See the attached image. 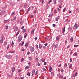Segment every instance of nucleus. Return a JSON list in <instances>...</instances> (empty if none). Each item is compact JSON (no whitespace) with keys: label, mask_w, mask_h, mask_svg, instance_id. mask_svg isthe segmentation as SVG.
Here are the masks:
<instances>
[{"label":"nucleus","mask_w":79,"mask_h":79,"mask_svg":"<svg viewBox=\"0 0 79 79\" xmlns=\"http://www.w3.org/2000/svg\"><path fill=\"white\" fill-rule=\"evenodd\" d=\"M22 39H23V37H22V36L20 35L18 37V41L19 42H21V40H22Z\"/></svg>","instance_id":"nucleus-1"},{"label":"nucleus","mask_w":79,"mask_h":79,"mask_svg":"<svg viewBox=\"0 0 79 79\" xmlns=\"http://www.w3.org/2000/svg\"><path fill=\"white\" fill-rule=\"evenodd\" d=\"M5 57L6 58H8V59H10V58H12V56L11 55H6L5 56Z\"/></svg>","instance_id":"nucleus-2"},{"label":"nucleus","mask_w":79,"mask_h":79,"mask_svg":"<svg viewBox=\"0 0 79 79\" xmlns=\"http://www.w3.org/2000/svg\"><path fill=\"white\" fill-rule=\"evenodd\" d=\"M78 27H79V26L77 25V24L75 23V25H74V26L73 27V29H77Z\"/></svg>","instance_id":"nucleus-3"},{"label":"nucleus","mask_w":79,"mask_h":79,"mask_svg":"<svg viewBox=\"0 0 79 79\" xmlns=\"http://www.w3.org/2000/svg\"><path fill=\"white\" fill-rule=\"evenodd\" d=\"M35 69H34L32 71V76H33L34 74H35Z\"/></svg>","instance_id":"nucleus-4"},{"label":"nucleus","mask_w":79,"mask_h":79,"mask_svg":"<svg viewBox=\"0 0 79 79\" xmlns=\"http://www.w3.org/2000/svg\"><path fill=\"white\" fill-rule=\"evenodd\" d=\"M5 13V10H3L2 11H1V15H2L4 14Z\"/></svg>","instance_id":"nucleus-5"},{"label":"nucleus","mask_w":79,"mask_h":79,"mask_svg":"<svg viewBox=\"0 0 79 79\" xmlns=\"http://www.w3.org/2000/svg\"><path fill=\"white\" fill-rule=\"evenodd\" d=\"M10 21V20H4V22L5 23H8Z\"/></svg>","instance_id":"nucleus-6"},{"label":"nucleus","mask_w":79,"mask_h":79,"mask_svg":"<svg viewBox=\"0 0 79 79\" xmlns=\"http://www.w3.org/2000/svg\"><path fill=\"white\" fill-rule=\"evenodd\" d=\"M15 71V67H13L12 68V73L14 72V71Z\"/></svg>","instance_id":"nucleus-7"},{"label":"nucleus","mask_w":79,"mask_h":79,"mask_svg":"<svg viewBox=\"0 0 79 79\" xmlns=\"http://www.w3.org/2000/svg\"><path fill=\"white\" fill-rule=\"evenodd\" d=\"M3 40H2V39H0V44H2V43H3Z\"/></svg>","instance_id":"nucleus-8"},{"label":"nucleus","mask_w":79,"mask_h":79,"mask_svg":"<svg viewBox=\"0 0 79 79\" xmlns=\"http://www.w3.org/2000/svg\"><path fill=\"white\" fill-rule=\"evenodd\" d=\"M34 47H32L31 48V52H34Z\"/></svg>","instance_id":"nucleus-9"},{"label":"nucleus","mask_w":79,"mask_h":79,"mask_svg":"<svg viewBox=\"0 0 79 79\" xmlns=\"http://www.w3.org/2000/svg\"><path fill=\"white\" fill-rule=\"evenodd\" d=\"M34 29L32 30L31 32V34L32 35L33 34H34Z\"/></svg>","instance_id":"nucleus-10"},{"label":"nucleus","mask_w":79,"mask_h":79,"mask_svg":"<svg viewBox=\"0 0 79 79\" xmlns=\"http://www.w3.org/2000/svg\"><path fill=\"white\" fill-rule=\"evenodd\" d=\"M62 33H64V32H65V27L62 30Z\"/></svg>","instance_id":"nucleus-11"},{"label":"nucleus","mask_w":79,"mask_h":79,"mask_svg":"<svg viewBox=\"0 0 79 79\" xmlns=\"http://www.w3.org/2000/svg\"><path fill=\"white\" fill-rule=\"evenodd\" d=\"M52 67H51V66H50L49 67V72H51L52 71Z\"/></svg>","instance_id":"nucleus-12"},{"label":"nucleus","mask_w":79,"mask_h":79,"mask_svg":"<svg viewBox=\"0 0 79 79\" xmlns=\"http://www.w3.org/2000/svg\"><path fill=\"white\" fill-rule=\"evenodd\" d=\"M53 13L50 14L49 16V17H52V16H53Z\"/></svg>","instance_id":"nucleus-13"},{"label":"nucleus","mask_w":79,"mask_h":79,"mask_svg":"<svg viewBox=\"0 0 79 79\" xmlns=\"http://www.w3.org/2000/svg\"><path fill=\"white\" fill-rule=\"evenodd\" d=\"M59 18H60V17L59 16H58L56 19V21H58V19H59Z\"/></svg>","instance_id":"nucleus-14"},{"label":"nucleus","mask_w":79,"mask_h":79,"mask_svg":"<svg viewBox=\"0 0 79 79\" xmlns=\"http://www.w3.org/2000/svg\"><path fill=\"white\" fill-rule=\"evenodd\" d=\"M42 47H43V46L42 44H40L39 45V48L41 49L42 48Z\"/></svg>","instance_id":"nucleus-15"},{"label":"nucleus","mask_w":79,"mask_h":79,"mask_svg":"<svg viewBox=\"0 0 79 79\" xmlns=\"http://www.w3.org/2000/svg\"><path fill=\"white\" fill-rule=\"evenodd\" d=\"M60 37V36H57L56 38V40L57 41L58 40H59V38Z\"/></svg>","instance_id":"nucleus-16"},{"label":"nucleus","mask_w":79,"mask_h":79,"mask_svg":"<svg viewBox=\"0 0 79 79\" xmlns=\"http://www.w3.org/2000/svg\"><path fill=\"white\" fill-rule=\"evenodd\" d=\"M73 37L71 38L70 39V42H73Z\"/></svg>","instance_id":"nucleus-17"},{"label":"nucleus","mask_w":79,"mask_h":79,"mask_svg":"<svg viewBox=\"0 0 79 79\" xmlns=\"http://www.w3.org/2000/svg\"><path fill=\"white\" fill-rule=\"evenodd\" d=\"M20 32V31H18L15 35L16 36H17L19 34V33Z\"/></svg>","instance_id":"nucleus-18"},{"label":"nucleus","mask_w":79,"mask_h":79,"mask_svg":"<svg viewBox=\"0 0 79 79\" xmlns=\"http://www.w3.org/2000/svg\"><path fill=\"white\" fill-rule=\"evenodd\" d=\"M27 76H31V73L30 72H28L27 73Z\"/></svg>","instance_id":"nucleus-19"},{"label":"nucleus","mask_w":79,"mask_h":79,"mask_svg":"<svg viewBox=\"0 0 79 79\" xmlns=\"http://www.w3.org/2000/svg\"><path fill=\"white\" fill-rule=\"evenodd\" d=\"M13 20L14 21H16V17H15L14 18Z\"/></svg>","instance_id":"nucleus-20"},{"label":"nucleus","mask_w":79,"mask_h":79,"mask_svg":"<svg viewBox=\"0 0 79 79\" xmlns=\"http://www.w3.org/2000/svg\"><path fill=\"white\" fill-rule=\"evenodd\" d=\"M43 70L44 71H47V70L44 68H43Z\"/></svg>","instance_id":"nucleus-21"},{"label":"nucleus","mask_w":79,"mask_h":79,"mask_svg":"<svg viewBox=\"0 0 79 79\" xmlns=\"http://www.w3.org/2000/svg\"><path fill=\"white\" fill-rule=\"evenodd\" d=\"M41 61H42L43 62H45V59H42Z\"/></svg>","instance_id":"nucleus-22"},{"label":"nucleus","mask_w":79,"mask_h":79,"mask_svg":"<svg viewBox=\"0 0 79 79\" xmlns=\"http://www.w3.org/2000/svg\"><path fill=\"white\" fill-rule=\"evenodd\" d=\"M3 35H2L1 37V39L3 40V37H4Z\"/></svg>","instance_id":"nucleus-23"},{"label":"nucleus","mask_w":79,"mask_h":79,"mask_svg":"<svg viewBox=\"0 0 79 79\" xmlns=\"http://www.w3.org/2000/svg\"><path fill=\"white\" fill-rule=\"evenodd\" d=\"M59 77H60V78H61V79H63V76H62V75H60V76H59Z\"/></svg>","instance_id":"nucleus-24"},{"label":"nucleus","mask_w":79,"mask_h":79,"mask_svg":"<svg viewBox=\"0 0 79 79\" xmlns=\"http://www.w3.org/2000/svg\"><path fill=\"white\" fill-rule=\"evenodd\" d=\"M57 11H56V10H55L54 11V13H57Z\"/></svg>","instance_id":"nucleus-25"},{"label":"nucleus","mask_w":79,"mask_h":79,"mask_svg":"<svg viewBox=\"0 0 79 79\" xmlns=\"http://www.w3.org/2000/svg\"><path fill=\"white\" fill-rule=\"evenodd\" d=\"M28 58L30 60H32V57H29Z\"/></svg>","instance_id":"nucleus-26"},{"label":"nucleus","mask_w":79,"mask_h":79,"mask_svg":"<svg viewBox=\"0 0 79 79\" xmlns=\"http://www.w3.org/2000/svg\"><path fill=\"white\" fill-rule=\"evenodd\" d=\"M23 33H25V32H26V29H23Z\"/></svg>","instance_id":"nucleus-27"},{"label":"nucleus","mask_w":79,"mask_h":79,"mask_svg":"<svg viewBox=\"0 0 79 79\" xmlns=\"http://www.w3.org/2000/svg\"><path fill=\"white\" fill-rule=\"evenodd\" d=\"M6 45H7V42H6L4 43V45L5 46H6Z\"/></svg>","instance_id":"nucleus-28"},{"label":"nucleus","mask_w":79,"mask_h":79,"mask_svg":"<svg viewBox=\"0 0 79 79\" xmlns=\"http://www.w3.org/2000/svg\"><path fill=\"white\" fill-rule=\"evenodd\" d=\"M29 66H27L25 68V69H29Z\"/></svg>","instance_id":"nucleus-29"},{"label":"nucleus","mask_w":79,"mask_h":79,"mask_svg":"<svg viewBox=\"0 0 79 79\" xmlns=\"http://www.w3.org/2000/svg\"><path fill=\"white\" fill-rule=\"evenodd\" d=\"M25 46L26 47H27V46H28V43H26Z\"/></svg>","instance_id":"nucleus-30"},{"label":"nucleus","mask_w":79,"mask_h":79,"mask_svg":"<svg viewBox=\"0 0 79 79\" xmlns=\"http://www.w3.org/2000/svg\"><path fill=\"white\" fill-rule=\"evenodd\" d=\"M11 15H12L13 16L15 15V12H12L11 14Z\"/></svg>","instance_id":"nucleus-31"},{"label":"nucleus","mask_w":79,"mask_h":79,"mask_svg":"<svg viewBox=\"0 0 79 79\" xmlns=\"http://www.w3.org/2000/svg\"><path fill=\"white\" fill-rule=\"evenodd\" d=\"M35 60L36 61H37V62L39 61V59H38V58H35Z\"/></svg>","instance_id":"nucleus-32"},{"label":"nucleus","mask_w":79,"mask_h":79,"mask_svg":"<svg viewBox=\"0 0 79 79\" xmlns=\"http://www.w3.org/2000/svg\"><path fill=\"white\" fill-rule=\"evenodd\" d=\"M6 29H8V26H7L5 27Z\"/></svg>","instance_id":"nucleus-33"},{"label":"nucleus","mask_w":79,"mask_h":79,"mask_svg":"<svg viewBox=\"0 0 79 79\" xmlns=\"http://www.w3.org/2000/svg\"><path fill=\"white\" fill-rule=\"evenodd\" d=\"M14 45V43H13V41L12 42L11 45L12 47H13V45Z\"/></svg>","instance_id":"nucleus-34"},{"label":"nucleus","mask_w":79,"mask_h":79,"mask_svg":"<svg viewBox=\"0 0 79 79\" xmlns=\"http://www.w3.org/2000/svg\"><path fill=\"white\" fill-rule=\"evenodd\" d=\"M72 67V64H71L69 66V68H71Z\"/></svg>","instance_id":"nucleus-35"},{"label":"nucleus","mask_w":79,"mask_h":79,"mask_svg":"<svg viewBox=\"0 0 79 79\" xmlns=\"http://www.w3.org/2000/svg\"><path fill=\"white\" fill-rule=\"evenodd\" d=\"M40 2H41L42 3H44V0H40Z\"/></svg>","instance_id":"nucleus-36"},{"label":"nucleus","mask_w":79,"mask_h":79,"mask_svg":"<svg viewBox=\"0 0 79 79\" xmlns=\"http://www.w3.org/2000/svg\"><path fill=\"white\" fill-rule=\"evenodd\" d=\"M54 74V73L53 72H52L51 73V75L52 76H53V75Z\"/></svg>","instance_id":"nucleus-37"},{"label":"nucleus","mask_w":79,"mask_h":79,"mask_svg":"<svg viewBox=\"0 0 79 79\" xmlns=\"http://www.w3.org/2000/svg\"><path fill=\"white\" fill-rule=\"evenodd\" d=\"M9 47H10V44H8L7 46V50L9 48Z\"/></svg>","instance_id":"nucleus-38"},{"label":"nucleus","mask_w":79,"mask_h":79,"mask_svg":"<svg viewBox=\"0 0 79 79\" xmlns=\"http://www.w3.org/2000/svg\"><path fill=\"white\" fill-rule=\"evenodd\" d=\"M79 46L78 45H74V47H78Z\"/></svg>","instance_id":"nucleus-39"},{"label":"nucleus","mask_w":79,"mask_h":79,"mask_svg":"<svg viewBox=\"0 0 79 79\" xmlns=\"http://www.w3.org/2000/svg\"><path fill=\"white\" fill-rule=\"evenodd\" d=\"M63 2V0H59V3H61V2Z\"/></svg>","instance_id":"nucleus-40"},{"label":"nucleus","mask_w":79,"mask_h":79,"mask_svg":"<svg viewBox=\"0 0 79 79\" xmlns=\"http://www.w3.org/2000/svg\"><path fill=\"white\" fill-rule=\"evenodd\" d=\"M31 10V8L30 7H29L28 8V10H27L28 11H30V10Z\"/></svg>","instance_id":"nucleus-41"},{"label":"nucleus","mask_w":79,"mask_h":79,"mask_svg":"<svg viewBox=\"0 0 79 79\" xmlns=\"http://www.w3.org/2000/svg\"><path fill=\"white\" fill-rule=\"evenodd\" d=\"M24 42H23L22 43V45H21V46H23V45H24Z\"/></svg>","instance_id":"nucleus-42"},{"label":"nucleus","mask_w":79,"mask_h":79,"mask_svg":"<svg viewBox=\"0 0 79 79\" xmlns=\"http://www.w3.org/2000/svg\"><path fill=\"white\" fill-rule=\"evenodd\" d=\"M36 13H37V11L36 10H35L34 12H33V13L35 14Z\"/></svg>","instance_id":"nucleus-43"},{"label":"nucleus","mask_w":79,"mask_h":79,"mask_svg":"<svg viewBox=\"0 0 79 79\" xmlns=\"http://www.w3.org/2000/svg\"><path fill=\"white\" fill-rule=\"evenodd\" d=\"M38 66H40V63H38Z\"/></svg>","instance_id":"nucleus-44"},{"label":"nucleus","mask_w":79,"mask_h":79,"mask_svg":"<svg viewBox=\"0 0 79 79\" xmlns=\"http://www.w3.org/2000/svg\"><path fill=\"white\" fill-rule=\"evenodd\" d=\"M67 66V64H66V63H65L64 64V66L65 67V66Z\"/></svg>","instance_id":"nucleus-45"},{"label":"nucleus","mask_w":79,"mask_h":79,"mask_svg":"<svg viewBox=\"0 0 79 79\" xmlns=\"http://www.w3.org/2000/svg\"><path fill=\"white\" fill-rule=\"evenodd\" d=\"M73 77H74V78H75V74H74L73 75Z\"/></svg>","instance_id":"nucleus-46"},{"label":"nucleus","mask_w":79,"mask_h":79,"mask_svg":"<svg viewBox=\"0 0 79 79\" xmlns=\"http://www.w3.org/2000/svg\"><path fill=\"white\" fill-rule=\"evenodd\" d=\"M27 6V4H25V5H24V7L25 8H26V7Z\"/></svg>","instance_id":"nucleus-47"},{"label":"nucleus","mask_w":79,"mask_h":79,"mask_svg":"<svg viewBox=\"0 0 79 79\" xmlns=\"http://www.w3.org/2000/svg\"><path fill=\"white\" fill-rule=\"evenodd\" d=\"M55 45L54 44H52V47L53 48L54 47H55Z\"/></svg>","instance_id":"nucleus-48"},{"label":"nucleus","mask_w":79,"mask_h":79,"mask_svg":"<svg viewBox=\"0 0 79 79\" xmlns=\"http://www.w3.org/2000/svg\"><path fill=\"white\" fill-rule=\"evenodd\" d=\"M65 11H66V9L64 8L63 10V12H64Z\"/></svg>","instance_id":"nucleus-49"},{"label":"nucleus","mask_w":79,"mask_h":79,"mask_svg":"<svg viewBox=\"0 0 79 79\" xmlns=\"http://www.w3.org/2000/svg\"><path fill=\"white\" fill-rule=\"evenodd\" d=\"M26 36H27V34H26V35H24V38H26Z\"/></svg>","instance_id":"nucleus-50"},{"label":"nucleus","mask_w":79,"mask_h":79,"mask_svg":"<svg viewBox=\"0 0 79 79\" xmlns=\"http://www.w3.org/2000/svg\"><path fill=\"white\" fill-rule=\"evenodd\" d=\"M23 61H24V58H22L21 59V61L23 62Z\"/></svg>","instance_id":"nucleus-51"},{"label":"nucleus","mask_w":79,"mask_h":79,"mask_svg":"<svg viewBox=\"0 0 79 79\" xmlns=\"http://www.w3.org/2000/svg\"><path fill=\"white\" fill-rule=\"evenodd\" d=\"M36 46L37 48H39V46H38V45H36Z\"/></svg>","instance_id":"nucleus-52"},{"label":"nucleus","mask_w":79,"mask_h":79,"mask_svg":"<svg viewBox=\"0 0 79 79\" xmlns=\"http://www.w3.org/2000/svg\"><path fill=\"white\" fill-rule=\"evenodd\" d=\"M74 54L75 55V56H77V52H75Z\"/></svg>","instance_id":"nucleus-53"},{"label":"nucleus","mask_w":79,"mask_h":79,"mask_svg":"<svg viewBox=\"0 0 79 79\" xmlns=\"http://www.w3.org/2000/svg\"><path fill=\"white\" fill-rule=\"evenodd\" d=\"M55 48H57V47H58V45H56L55 46Z\"/></svg>","instance_id":"nucleus-54"},{"label":"nucleus","mask_w":79,"mask_h":79,"mask_svg":"<svg viewBox=\"0 0 79 79\" xmlns=\"http://www.w3.org/2000/svg\"><path fill=\"white\" fill-rule=\"evenodd\" d=\"M54 4L55 5L56 3V1H54Z\"/></svg>","instance_id":"nucleus-55"},{"label":"nucleus","mask_w":79,"mask_h":79,"mask_svg":"<svg viewBox=\"0 0 79 79\" xmlns=\"http://www.w3.org/2000/svg\"><path fill=\"white\" fill-rule=\"evenodd\" d=\"M15 53V51H12L11 53Z\"/></svg>","instance_id":"nucleus-56"},{"label":"nucleus","mask_w":79,"mask_h":79,"mask_svg":"<svg viewBox=\"0 0 79 79\" xmlns=\"http://www.w3.org/2000/svg\"><path fill=\"white\" fill-rule=\"evenodd\" d=\"M51 2H52V0H50L48 2V3H51Z\"/></svg>","instance_id":"nucleus-57"},{"label":"nucleus","mask_w":79,"mask_h":79,"mask_svg":"<svg viewBox=\"0 0 79 79\" xmlns=\"http://www.w3.org/2000/svg\"><path fill=\"white\" fill-rule=\"evenodd\" d=\"M52 26H53V27H55L56 25L55 24H53L52 25Z\"/></svg>","instance_id":"nucleus-58"},{"label":"nucleus","mask_w":79,"mask_h":79,"mask_svg":"<svg viewBox=\"0 0 79 79\" xmlns=\"http://www.w3.org/2000/svg\"><path fill=\"white\" fill-rule=\"evenodd\" d=\"M30 54V52H28L27 53V55H29Z\"/></svg>","instance_id":"nucleus-59"},{"label":"nucleus","mask_w":79,"mask_h":79,"mask_svg":"<svg viewBox=\"0 0 79 79\" xmlns=\"http://www.w3.org/2000/svg\"><path fill=\"white\" fill-rule=\"evenodd\" d=\"M46 64H47V62H45L44 63V65H46Z\"/></svg>","instance_id":"nucleus-60"},{"label":"nucleus","mask_w":79,"mask_h":79,"mask_svg":"<svg viewBox=\"0 0 79 79\" xmlns=\"http://www.w3.org/2000/svg\"><path fill=\"white\" fill-rule=\"evenodd\" d=\"M30 16H31V18H33V15H30Z\"/></svg>","instance_id":"nucleus-61"},{"label":"nucleus","mask_w":79,"mask_h":79,"mask_svg":"<svg viewBox=\"0 0 79 79\" xmlns=\"http://www.w3.org/2000/svg\"><path fill=\"white\" fill-rule=\"evenodd\" d=\"M63 71H64V70H63V69H62L61 70V72H62V73H63Z\"/></svg>","instance_id":"nucleus-62"},{"label":"nucleus","mask_w":79,"mask_h":79,"mask_svg":"<svg viewBox=\"0 0 79 79\" xmlns=\"http://www.w3.org/2000/svg\"><path fill=\"white\" fill-rule=\"evenodd\" d=\"M35 75H37V71H36L35 73Z\"/></svg>","instance_id":"nucleus-63"},{"label":"nucleus","mask_w":79,"mask_h":79,"mask_svg":"<svg viewBox=\"0 0 79 79\" xmlns=\"http://www.w3.org/2000/svg\"><path fill=\"white\" fill-rule=\"evenodd\" d=\"M63 79H66V77H64L63 78Z\"/></svg>","instance_id":"nucleus-64"}]
</instances>
